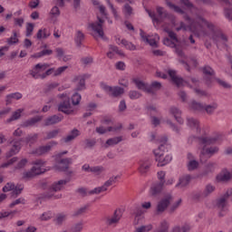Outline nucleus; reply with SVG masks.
<instances>
[{
    "label": "nucleus",
    "mask_w": 232,
    "mask_h": 232,
    "mask_svg": "<svg viewBox=\"0 0 232 232\" xmlns=\"http://www.w3.org/2000/svg\"><path fill=\"white\" fill-rule=\"evenodd\" d=\"M216 167H217V163L208 162L205 166V169L202 171V173L199 175V177H208V175H209V173H213V171H215Z\"/></svg>",
    "instance_id": "31"
},
{
    "label": "nucleus",
    "mask_w": 232,
    "mask_h": 232,
    "mask_svg": "<svg viewBox=\"0 0 232 232\" xmlns=\"http://www.w3.org/2000/svg\"><path fill=\"white\" fill-rule=\"evenodd\" d=\"M189 109L192 111H204V104H202L197 101H192L189 103Z\"/></svg>",
    "instance_id": "36"
},
{
    "label": "nucleus",
    "mask_w": 232,
    "mask_h": 232,
    "mask_svg": "<svg viewBox=\"0 0 232 232\" xmlns=\"http://www.w3.org/2000/svg\"><path fill=\"white\" fill-rule=\"evenodd\" d=\"M131 215H134L135 217H140L142 215V209L140 207H134V208L131 210Z\"/></svg>",
    "instance_id": "64"
},
{
    "label": "nucleus",
    "mask_w": 232,
    "mask_h": 232,
    "mask_svg": "<svg viewBox=\"0 0 232 232\" xmlns=\"http://www.w3.org/2000/svg\"><path fill=\"white\" fill-rule=\"evenodd\" d=\"M86 209H88V206L80 208L73 212L72 217H81L82 215H84V213H86Z\"/></svg>",
    "instance_id": "53"
},
{
    "label": "nucleus",
    "mask_w": 232,
    "mask_h": 232,
    "mask_svg": "<svg viewBox=\"0 0 232 232\" xmlns=\"http://www.w3.org/2000/svg\"><path fill=\"white\" fill-rule=\"evenodd\" d=\"M107 57L109 59H113V57H126L124 52L119 50V47L115 45H110L109 52L107 53Z\"/></svg>",
    "instance_id": "17"
},
{
    "label": "nucleus",
    "mask_w": 232,
    "mask_h": 232,
    "mask_svg": "<svg viewBox=\"0 0 232 232\" xmlns=\"http://www.w3.org/2000/svg\"><path fill=\"white\" fill-rule=\"evenodd\" d=\"M63 119V115H53L45 120L44 126H53V124H59Z\"/></svg>",
    "instance_id": "28"
},
{
    "label": "nucleus",
    "mask_w": 232,
    "mask_h": 232,
    "mask_svg": "<svg viewBox=\"0 0 232 232\" xmlns=\"http://www.w3.org/2000/svg\"><path fill=\"white\" fill-rule=\"evenodd\" d=\"M217 189V188L215 187V185H212L211 183L207 184L205 186V188L202 192L201 197H203V198H206L208 197H209L212 193H214V191Z\"/></svg>",
    "instance_id": "33"
},
{
    "label": "nucleus",
    "mask_w": 232,
    "mask_h": 232,
    "mask_svg": "<svg viewBox=\"0 0 232 232\" xmlns=\"http://www.w3.org/2000/svg\"><path fill=\"white\" fill-rule=\"evenodd\" d=\"M59 133H61L60 129L50 130L47 132V135L44 138V140H50L52 139H55V137H57V135H59Z\"/></svg>",
    "instance_id": "44"
},
{
    "label": "nucleus",
    "mask_w": 232,
    "mask_h": 232,
    "mask_svg": "<svg viewBox=\"0 0 232 232\" xmlns=\"http://www.w3.org/2000/svg\"><path fill=\"white\" fill-rule=\"evenodd\" d=\"M194 140L199 144V146H204L200 151V159L205 155L211 158L213 155H217V153H218V147H207L211 146V144H217L219 140L218 136H208L205 134L202 136H196L194 137Z\"/></svg>",
    "instance_id": "3"
},
{
    "label": "nucleus",
    "mask_w": 232,
    "mask_h": 232,
    "mask_svg": "<svg viewBox=\"0 0 232 232\" xmlns=\"http://www.w3.org/2000/svg\"><path fill=\"white\" fill-rule=\"evenodd\" d=\"M227 198H229V191H227L222 198L218 199L217 207L220 211H226V206H227Z\"/></svg>",
    "instance_id": "27"
},
{
    "label": "nucleus",
    "mask_w": 232,
    "mask_h": 232,
    "mask_svg": "<svg viewBox=\"0 0 232 232\" xmlns=\"http://www.w3.org/2000/svg\"><path fill=\"white\" fill-rule=\"evenodd\" d=\"M115 41L117 44H121V46H124L127 50L133 51L136 49L135 44L131 42H128L126 39L121 38V36H116Z\"/></svg>",
    "instance_id": "25"
},
{
    "label": "nucleus",
    "mask_w": 232,
    "mask_h": 232,
    "mask_svg": "<svg viewBox=\"0 0 232 232\" xmlns=\"http://www.w3.org/2000/svg\"><path fill=\"white\" fill-rule=\"evenodd\" d=\"M217 108H218V103L212 102L208 105H204V111H206L208 115H213Z\"/></svg>",
    "instance_id": "37"
},
{
    "label": "nucleus",
    "mask_w": 232,
    "mask_h": 232,
    "mask_svg": "<svg viewBox=\"0 0 232 232\" xmlns=\"http://www.w3.org/2000/svg\"><path fill=\"white\" fill-rule=\"evenodd\" d=\"M72 164V158H66L61 160L57 165H55V169L58 171H68V168Z\"/></svg>",
    "instance_id": "18"
},
{
    "label": "nucleus",
    "mask_w": 232,
    "mask_h": 232,
    "mask_svg": "<svg viewBox=\"0 0 232 232\" xmlns=\"http://www.w3.org/2000/svg\"><path fill=\"white\" fill-rule=\"evenodd\" d=\"M167 5L169 6V8H170V10H173L177 14H184V11L179 5H175L171 2H167Z\"/></svg>",
    "instance_id": "49"
},
{
    "label": "nucleus",
    "mask_w": 232,
    "mask_h": 232,
    "mask_svg": "<svg viewBox=\"0 0 232 232\" xmlns=\"http://www.w3.org/2000/svg\"><path fill=\"white\" fill-rule=\"evenodd\" d=\"M81 99V94H79V92H74L72 96V106H79Z\"/></svg>",
    "instance_id": "48"
},
{
    "label": "nucleus",
    "mask_w": 232,
    "mask_h": 232,
    "mask_svg": "<svg viewBox=\"0 0 232 232\" xmlns=\"http://www.w3.org/2000/svg\"><path fill=\"white\" fill-rule=\"evenodd\" d=\"M189 182H191V176L189 174L183 175L179 178V182L176 185V188L183 189V188L189 186Z\"/></svg>",
    "instance_id": "23"
},
{
    "label": "nucleus",
    "mask_w": 232,
    "mask_h": 232,
    "mask_svg": "<svg viewBox=\"0 0 232 232\" xmlns=\"http://www.w3.org/2000/svg\"><path fill=\"white\" fill-rule=\"evenodd\" d=\"M187 124L189 128H196L197 131H200L198 129V121L195 120V118H187Z\"/></svg>",
    "instance_id": "42"
},
{
    "label": "nucleus",
    "mask_w": 232,
    "mask_h": 232,
    "mask_svg": "<svg viewBox=\"0 0 232 232\" xmlns=\"http://www.w3.org/2000/svg\"><path fill=\"white\" fill-rule=\"evenodd\" d=\"M66 218H68V216L66 214H58L56 216V218L54 219V223L56 226H63L64 222H66Z\"/></svg>",
    "instance_id": "41"
},
{
    "label": "nucleus",
    "mask_w": 232,
    "mask_h": 232,
    "mask_svg": "<svg viewBox=\"0 0 232 232\" xmlns=\"http://www.w3.org/2000/svg\"><path fill=\"white\" fill-rule=\"evenodd\" d=\"M18 158L17 157H14L11 160H7L5 163L1 165V168H8V166H12V164H15V162H17Z\"/></svg>",
    "instance_id": "60"
},
{
    "label": "nucleus",
    "mask_w": 232,
    "mask_h": 232,
    "mask_svg": "<svg viewBox=\"0 0 232 232\" xmlns=\"http://www.w3.org/2000/svg\"><path fill=\"white\" fill-rule=\"evenodd\" d=\"M33 164L34 166L31 169V170L24 172L22 179H34V177L42 175V173L46 171V169L43 168V166H44V161H43V160H36L33 162Z\"/></svg>",
    "instance_id": "5"
},
{
    "label": "nucleus",
    "mask_w": 232,
    "mask_h": 232,
    "mask_svg": "<svg viewBox=\"0 0 232 232\" xmlns=\"http://www.w3.org/2000/svg\"><path fill=\"white\" fill-rule=\"evenodd\" d=\"M224 15H225L226 19H227L228 21H232V8L225 7Z\"/></svg>",
    "instance_id": "57"
},
{
    "label": "nucleus",
    "mask_w": 232,
    "mask_h": 232,
    "mask_svg": "<svg viewBox=\"0 0 232 232\" xmlns=\"http://www.w3.org/2000/svg\"><path fill=\"white\" fill-rule=\"evenodd\" d=\"M43 121V117L41 116H35L34 118L28 119L25 121H23L21 124L22 128H32L33 126H35L37 122H41Z\"/></svg>",
    "instance_id": "24"
},
{
    "label": "nucleus",
    "mask_w": 232,
    "mask_h": 232,
    "mask_svg": "<svg viewBox=\"0 0 232 232\" xmlns=\"http://www.w3.org/2000/svg\"><path fill=\"white\" fill-rule=\"evenodd\" d=\"M151 229H153V226L147 225V226H141L136 228L135 232H148V231H151Z\"/></svg>",
    "instance_id": "58"
},
{
    "label": "nucleus",
    "mask_w": 232,
    "mask_h": 232,
    "mask_svg": "<svg viewBox=\"0 0 232 232\" xmlns=\"http://www.w3.org/2000/svg\"><path fill=\"white\" fill-rule=\"evenodd\" d=\"M11 144H12V148L6 153L7 159H10V157H14V155H17V153L21 151V141L13 140L11 141Z\"/></svg>",
    "instance_id": "19"
},
{
    "label": "nucleus",
    "mask_w": 232,
    "mask_h": 232,
    "mask_svg": "<svg viewBox=\"0 0 232 232\" xmlns=\"http://www.w3.org/2000/svg\"><path fill=\"white\" fill-rule=\"evenodd\" d=\"M198 168V161H197L196 160H191L190 161H188V171H195V169H197Z\"/></svg>",
    "instance_id": "50"
},
{
    "label": "nucleus",
    "mask_w": 232,
    "mask_h": 232,
    "mask_svg": "<svg viewBox=\"0 0 232 232\" xmlns=\"http://www.w3.org/2000/svg\"><path fill=\"white\" fill-rule=\"evenodd\" d=\"M102 171H105V169L102 166H96L91 168V173H95L96 175H101Z\"/></svg>",
    "instance_id": "55"
},
{
    "label": "nucleus",
    "mask_w": 232,
    "mask_h": 232,
    "mask_svg": "<svg viewBox=\"0 0 232 232\" xmlns=\"http://www.w3.org/2000/svg\"><path fill=\"white\" fill-rule=\"evenodd\" d=\"M140 35L141 37V41L143 43H145V44H150V46H152L154 48H157L158 44H159V41L160 39V37L159 36V34H147L145 32L142 31V29H140Z\"/></svg>",
    "instance_id": "10"
},
{
    "label": "nucleus",
    "mask_w": 232,
    "mask_h": 232,
    "mask_svg": "<svg viewBox=\"0 0 232 232\" xmlns=\"http://www.w3.org/2000/svg\"><path fill=\"white\" fill-rule=\"evenodd\" d=\"M23 111H24V109H17L16 111H14L12 113L11 117L6 120V123L10 124V122H14V121H19V119H21V113H23Z\"/></svg>",
    "instance_id": "34"
},
{
    "label": "nucleus",
    "mask_w": 232,
    "mask_h": 232,
    "mask_svg": "<svg viewBox=\"0 0 232 232\" xmlns=\"http://www.w3.org/2000/svg\"><path fill=\"white\" fill-rule=\"evenodd\" d=\"M86 75H79L75 76L72 80V82L76 84V88L74 92H82V90H86Z\"/></svg>",
    "instance_id": "15"
},
{
    "label": "nucleus",
    "mask_w": 232,
    "mask_h": 232,
    "mask_svg": "<svg viewBox=\"0 0 232 232\" xmlns=\"http://www.w3.org/2000/svg\"><path fill=\"white\" fill-rule=\"evenodd\" d=\"M158 142H160V146L154 150V155L156 157V162H158V166L162 168L163 166H166V164H169L173 158L164 146V144L168 142V138L163 136L158 139Z\"/></svg>",
    "instance_id": "4"
},
{
    "label": "nucleus",
    "mask_w": 232,
    "mask_h": 232,
    "mask_svg": "<svg viewBox=\"0 0 232 232\" xmlns=\"http://www.w3.org/2000/svg\"><path fill=\"white\" fill-rule=\"evenodd\" d=\"M84 144L85 148L92 149L97 144V141L95 140L87 139L84 140Z\"/></svg>",
    "instance_id": "62"
},
{
    "label": "nucleus",
    "mask_w": 232,
    "mask_h": 232,
    "mask_svg": "<svg viewBox=\"0 0 232 232\" xmlns=\"http://www.w3.org/2000/svg\"><path fill=\"white\" fill-rule=\"evenodd\" d=\"M50 15L52 20H53L54 17H59V15H61V11L59 10V7L53 6L50 11Z\"/></svg>",
    "instance_id": "51"
},
{
    "label": "nucleus",
    "mask_w": 232,
    "mask_h": 232,
    "mask_svg": "<svg viewBox=\"0 0 232 232\" xmlns=\"http://www.w3.org/2000/svg\"><path fill=\"white\" fill-rule=\"evenodd\" d=\"M7 44H17L19 43V38H17V32L14 31L13 35L6 40Z\"/></svg>",
    "instance_id": "47"
},
{
    "label": "nucleus",
    "mask_w": 232,
    "mask_h": 232,
    "mask_svg": "<svg viewBox=\"0 0 232 232\" xmlns=\"http://www.w3.org/2000/svg\"><path fill=\"white\" fill-rule=\"evenodd\" d=\"M58 97L63 100L58 104V111H62V113H65V115H73L75 113V108L70 102V97L66 96V94H60Z\"/></svg>",
    "instance_id": "7"
},
{
    "label": "nucleus",
    "mask_w": 232,
    "mask_h": 232,
    "mask_svg": "<svg viewBox=\"0 0 232 232\" xmlns=\"http://www.w3.org/2000/svg\"><path fill=\"white\" fill-rule=\"evenodd\" d=\"M168 73H169L172 82L174 84H176V86H178V88H180V86H184V82H186L184 81V79H182V77H179V75H177V71L169 70Z\"/></svg>",
    "instance_id": "16"
},
{
    "label": "nucleus",
    "mask_w": 232,
    "mask_h": 232,
    "mask_svg": "<svg viewBox=\"0 0 232 232\" xmlns=\"http://www.w3.org/2000/svg\"><path fill=\"white\" fill-rule=\"evenodd\" d=\"M119 142H122V136L111 138L106 140L105 148H110V146H115L119 144Z\"/></svg>",
    "instance_id": "39"
},
{
    "label": "nucleus",
    "mask_w": 232,
    "mask_h": 232,
    "mask_svg": "<svg viewBox=\"0 0 232 232\" xmlns=\"http://www.w3.org/2000/svg\"><path fill=\"white\" fill-rule=\"evenodd\" d=\"M83 227H84V223H82V221H80V222L72 225L71 227L70 231L71 232H81V231H82Z\"/></svg>",
    "instance_id": "45"
},
{
    "label": "nucleus",
    "mask_w": 232,
    "mask_h": 232,
    "mask_svg": "<svg viewBox=\"0 0 232 232\" xmlns=\"http://www.w3.org/2000/svg\"><path fill=\"white\" fill-rule=\"evenodd\" d=\"M53 146H57V141H51L47 143L45 146H40L34 150H33L32 153L33 155H38V156L44 155L49 151H52V148H53Z\"/></svg>",
    "instance_id": "14"
},
{
    "label": "nucleus",
    "mask_w": 232,
    "mask_h": 232,
    "mask_svg": "<svg viewBox=\"0 0 232 232\" xmlns=\"http://www.w3.org/2000/svg\"><path fill=\"white\" fill-rule=\"evenodd\" d=\"M39 139V134L34 133V134H29L24 138V141L26 144H35Z\"/></svg>",
    "instance_id": "40"
},
{
    "label": "nucleus",
    "mask_w": 232,
    "mask_h": 232,
    "mask_svg": "<svg viewBox=\"0 0 232 232\" xmlns=\"http://www.w3.org/2000/svg\"><path fill=\"white\" fill-rule=\"evenodd\" d=\"M123 14H125L126 17H130V15L133 14V8H131L130 5L126 4L123 7Z\"/></svg>",
    "instance_id": "56"
},
{
    "label": "nucleus",
    "mask_w": 232,
    "mask_h": 232,
    "mask_svg": "<svg viewBox=\"0 0 232 232\" xmlns=\"http://www.w3.org/2000/svg\"><path fill=\"white\" fill-rule=\"evenodd\" d=\"M121 218H122V210L121 208H117L114 210L112 216H109L105 218V224L109 227H115L121 222Z\"/></svg>",
    "instance_id": "11"
},
{
    "label": "nucleus",
    "mask_w": 232,
    "mask_h": 232,
    "mask_svg": "<svg viewBox=\"0 0 232 232\" xmlns=\"http://www.w3.org/2000/svg\"><path fill=\"white\" fill-rule=\"evenodd\" d=\"M180 64L184 66L187 72H189L190 68H197L198 62L196 59L179 60Z\"/></svg>",
    "instance_id": "26"
},
{
    "label": "nucleus",
    "mask_w": 232,
    "mask_h": 232,
    "mask_svg": "<svg viewBox=\"0 0 232 232\" xmlns=\"http://www.w3.org/2000/svg\"><path fill=\"white\" fill-rule=\"evenodd\" d=\"M203 73L205 75L213 76V75H215V71L211 67H209V66H205L203 68Z\"/></svg>",
    "instance_id": "63"
},
{
    "label": "nucleus",
    "mask_w": 232,
    "mask_h": 232,
    "mask_svg": "<svg viewBox=\"0 0 232 232\" xmlns=\"http://www.w3.org/2000/svg\"><path fill=\"white\" fill-rule=\"evenodd\" d=\"M92 5H94V6H98L101 15H97L98 22L88 24V30L92 32L91 34L95 37V39H97V37L104 39V30L102 29V24H104V21H108L109 24H111L112 22L110 20V18H108L106 7H104V5H101L99 4V0H92Z\"/></svg>",
    "instance_id": "2"
},
{
    "label": "nucleus",
    "mask_w": 232,
    "mask_h": 232,
    "mask_svg": "<svg viewBox=\"0 0 232 232\" xmlns=\"http://www.w3.org/2000/svg\"><path fill=\"white\" fill-rule=\"evenodd\" d=\"M82 41H84V34H82V32H81V31H78L76 34L75 42L77 44H81V43H82Z\"/></svg>",
    "instance_id": "61"
},
{
    "label": "nucleus",
    "mask_w": 232,
    "mask_h": 232,
    "mask_svg": "<svg viewBox=\"0 0 232 232\" xmlns=\"http://www.w3.org/2000/svg\"><path fill=\"white\" fill-rule=\"evenodd\" d=\"M180 3L185 5L191 14H196L195 20L191 19L189 15L184 14L183 17L188 23V25H186L184 22H180L179 26H178L175 22V16L167 14L162 7H157L158 16L155 14V12L146 10L147 14L152 19L153 24L161 26L164 32H167L169 37L163 39V44H165V46L175 48V52L179 57H184L182 42L179 40L177 34L172 31L173 28H175L176 32H180V30H183V32H191L196 37H210V39H213L216 43L218 41H223V43L227 41V37L222 34L220 28L198 14V9L195 7L189 0H180Z\"/></svg>",
    "instance_id": "1"
},
{
    "label": "nucleus",
    "mask_w": 232,
    "mask_h": 232,
    "mask_svg": "<svg viewBox=\"0 0 232 232\" xmlns=\"http://www.w3.org/2000/svg\"><path fill=\"white\" fill-rule=\"evenodd\" d=\"M133 82L137 86L138 90H142V92H145L146 93H148V89H149L148 83H146L139 79H134Z\"/></svg>",
    "instance_id": "38"
},
{
    "label": "nucleus",
    "mask_w": 232,
    "mask_h": 232,
    "mask_svg": "<svg viewBox=\"0 0 232 232\" xmlns=\"http://www.w3.org/2000/svg\"><path fill=\"white\" fill-rule=\"evenodd\" d=\"M68 182H70V179H61L59 181L53 183L49 192L44 194V198H52V197H54V198H62L63 195L59 194L55 196L54 193H57V191H62V189H64V186Z\"/></svg>",
    "instance_id": "6"
},
{
    "label": "nucleus",
    "mask_w": 232,
    "mask_h": 232,
    "mask_svg": "<svg viewBox=\"0 0 232 232\" xmlns=\"http://www.w3.org/2000/svg\"><path fill=\"white\" fill-rule=\"evenodd\" d=\"M26 164H28L27 159L21 160L14 167V171H17V170L21 171V169H24V168L26 167Z\"/></svg>",
    "instance_id": "46"
},
{
    "label": "nucleus",
    "mask_w": 232,
    "mask_h": 232,
    "mask_svg": "<svg viewBox=\"0 0 232 232\" xmlns=\"http://www.w3.org/2000/svg\"><path fill=\"white\" fill-rule=\"evenodd\" d=\"M52 53H53V51L51 49H44L36 53V57H46V55H52Z\"/></svg>",
    "instance_id": "52"
},
{
    "label": "nucleus",
    "mask_w": 232,
    "mask_h": 232,
    "mask_svg": "<svg viewBox=\"0 0 232 232\" xmlns=\"http://www.w3.org/2000/svg\"><path fill=\"white\" fill-rule=\"evenodd\" d=\"M150 168H151V160L149 159L140 160L139 172L141 175H146L148 171H150Z\"/></svg>",
    "instance_id": "21"
},
{
    "label": "nucleus",
    "mask_w": 232,
    "mask_h": 232,
    "mask_svg": "<svg viewBox=\"0 0 232 232\" xmlns=\"http://www.w3.org/2000/svg\"><path fill=\"white\" fill-rule=\"evenodd\" d=\"M80 135H81V131L77 129H73L72 130H71L68 136L63 138V141L65 143L72 142V140H75V138L79 137Z\"/></svg>",
    "instance_id": "32"
},
{
    "label": "nucleus",
    "mask_w": 232,
    "mask_h": 232,
    "mask_svg": "<svg viewBox=\"0 0 232 232\" xmlns=\"http://www.w3.org/2000/svg\"><path fill=\"white\" fill-rule=\"evenodd\" d=\"M47 63H37L34 69L30 71V75L33 79H43V72H46L49 68Z\"/></svg>",
    "instance_id": "12"
},
{
    "label": "nucleus",
    "mask_w": 232,
    "mask_h": 232,
    "mask_svg": "<svg viewBox=\"0 0 232 232\" xmlns=\"http://www.w3.org/2000/svg\"><path fill=\"white\" fill-rule=\"evenodd\" d=\"M171 202H173V196L171 194H167L157 203L156 215H162V213L169 208V204H171Z\"/></svg>",
    "instance_id": "8"
},
{
    "label": "nucleus",
    "mask_w": 232,
    "mask_h": 232,
    "mask_svg": "<svg viewBox=\"0 0 232 232\" xmlns=\"http://www.w3.org/2000/svg\"><path fill=\"white\" fill-rule=\"evenodd\" d=\"M19 204H26V199H24V198H19L18 199H15L14 201H13L10 205L9 208H14V206H17Z\"/></svg>",
    "instance_id": "59"
},
{
    "label": "nucleus",
    "mask_w": 232,
    "mask_h": 232,
    "mask_svg": "<svg viewBox=\"0 0 232 232\" xmlns=\"http://www.w3.org/2000/svg\"><path fill=\"white\" fill-rule=\"evenodd\" d=\"M170 115H173V117L176 119L177 122L179 124H184V119L180 117L182 115V111L175 106L170 107L169 109Z\"/></svg>",
    "instance_id": "22"
},
{
    "label": "nucleus",
    "mask_w": 232,
    "mask_h": 232,
    "mask_svg": "<svg viewBox=\"0 0 232 232\" xmlns=\"http://www.w3.org/2000/svg\"><path fill=\"white\" fill-rule=\"evenodd\" d=\"M129 97L132 101H135L137 99H140V97H142V94L137 91H130Z\"/></svg>",
    "instance_id": "54"
},
{
    "label": "nucleus",
    "mask_w": 232,
    "mask_h": 232,
    "mask_svg": "<svg viewBox=\"0 0 232 232\" xmlns=\"http://www.w3.org/2000/svg\"><path fill=\"white\" fill-rule=\"evenodd\" d=\"M102 88L111 96V97H121L124 95V88L122 87H111L110 85L102 84Z\"/></svg>",
    "instance_id": "13"
},
{
    "label": "nucleus",
    "mask_w": 232,
    "mask_h": 232,
    "mask_svg": "<svg viewBox=\"0 0 232 232\" xmlns=\"http://www.w3.org/2000/svg\"><path fill=\"white\" fill-rule=\"evenodd\" d=\"M50 35H52V32L50 31L49 28H46V27H43V28L39 29L36 34V37L39 40L48 39V37H50Z\"/></svg>",
    "instance_id": "30"
},
{
    "label": "nucleus",
    "mask_w": 232,
    "mask_h": 232,
    "mask_svg": "<svg viewBox=\"0 0 232 232\" xmlns=\"http://www.w3.org/2000/svg\"><path fill=\"white\" fill-rule=\"evenodd\" d=\"M232 174L229 171H225L217 176L218 182H227V180H231Z\"/></svg>",
    "instance_id": "35"
},
{
    "label": "nucleus",
    "mask_w": 232,
    "mask_h": 232,
    "mask_svg": "<svg viewBox=\"0 0 232 232\" xmlns=\"http://www.w3.org/2000/svg\"><path fill=\"white\" fill-rule=\"evenodd\" d=\"M24 189V186L23 185L14 186V188L13 189V192H12V197H14V198H16V197H19V195L23 193Z\"/></svg>",
    "instance_id": "43"
},
{
    "label": "nucleus",
    "mask_w": 232,
    "mask_h": 232,
    "mask_svg": "<svg viewBox=\"0 0 232 232\" xmlns=\"http://www.w3.org/2000/svg\"><path fill=\"white\" fill-rule=\"evenodd\" d=\"M162 83L160 82H152L150 85H149L148 92L150 95H155L157 92L161 90Z\"/></svg>",
    "instance_id": "29"
},
{
    "label": "nucleus",
    "mask_w": 232,
    "mask_h": 232,
    "mask_svg": "<svg viewBox=\"0 0 232 232\" xmlns=\"http://www.w3.org/2000/svg\"><path fill=\"white\" fill-rule=\"evenodd\" d=\"M162 189H164V183L159 181L153 183L150 187L151 197H159L162 193Z\"/></svg>",
    "instance_id": "20"
},
{
    "label": "nucleus",
    "mask_w": 232,
    "mask_h": 232,
    "mask_svg": "<svg viewBox=\"0 0 232 232\" xmlns=\"http://www.w3.org/2000/svg\"><path fill=\"white\" fill-rule=\"evenodd\" d=\"M119 176L111 177L102 187H97L92 190L88 192V195H100V193H104V191H108V188L110 186H113L117 182Z\"/></svg>",
    "instance_id": "9"
}]
</instances>
